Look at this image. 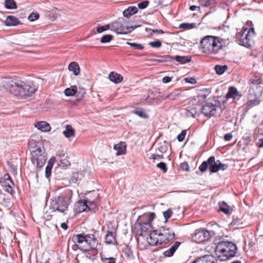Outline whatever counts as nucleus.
<instances>
[{"label": "nucleus", "mask_w": 263, "mask_h": 263, "mask_svg": "<svg viewBox=\"0 0 263 263\" xmlns=\"http://www.w3.org/2000/svg\"><path fill=\"white\" fill-rule=\"evenodd\" d=\"M209 168L210 173H215L219 170H225L227 166L222 164L219 160H215L214 156L210 157L206 161H203L199 166V169L202 172H205L208 168Z\"/></svg>", "instance_id": "39448f33"}, {"label": "nucleus", "mask_w": 263, "mask_h": 263, "mask_svg": "<svg viewBox=\"0 0 263 263\" xmlns=\"http://www.w3.org/2000/svg\"><path fill=\"white\" fill-rule=\"evenodd\" d=\"M185 81L186 82L190 83V84H196L197 82L195 78H192V77L186 78L185 79Z\"/></svg>", "instance_id": "69168bd1"}, {"label": "nucleus", "mask_w": 263, "mask_h": 263, "mask_svg": "<svg viewBox=\"0 0 263 263\" xmlns=\"http://www.w3.org/2000/svg\"><path fill=\"white\" fill-rule=\"evenodd\" d=\"M4 185L5 186L6 188V190L7 191L8 193L11 194V195H13L15 193V191L13 190V187L12 184H10L8 182H6L5 183H3Z\"/></svg>", "instance_id": "09e8293b"}, {"label": "nucleus", "mask_w": 263, "mask_h": 263, "mask_svg": "<svg viewBox=\"0 0 263 263\" xmlns=\"http://www.w3.org/2000/svg\"><path fill=\"white\" fill-rule=\"evenodd\" d=\"M34 125L38 129L43 132H48L51 130L50 124L45 121L37 122Z\"/></svg>", "instance_id": "b1692460"}, {"label": "nucleus", "mask_w": 263, "mask_h": 263, "mask_svg": "<svg viewBox=\"0 0 263 263\" xmlns=\"http://www.w3.org/2000/svg\"><path fill=\"white\" fill-rule=\"evenodd\" d=\"M215 253L218 259L221 261L230 258V241H221L216 247Z\"/></svg>", "instance_id": "6e6552de"}, {"label": "nucleus", "mask_w": 263, "mask_h": 263, "mask_svg": "<svg viewBox=\"0 0 263 263\" xmlns=\"http://www.w3.org/2000/svg\"><path fill=\"white\" fill-rule=\"evenodd\" d=\"M174 60L180 64H184L191 61L192 58L191 56H180L176 55L173 57Z\"/></svg>", "instance_id": "2f4dec72"}, {"label": "nucleus", "mask_w": 263, "mask_h": 263, "mask_svg": "<svg viewBox=\"0 0 263 263\" xmlns=\"http://www.w3.org/2000/svg\"><path fill=\"white\" fill-rule=\"evenodd\" d=\"M126 44L130 46L133 47V49L135 50H141L144 49V46L142 44H138L137 43H131V42H126Z\"/></svg>", "instance_id": "c03bdc74"}, {"label": "nucleus", "mask_w": 263, "mask_h": 263, "mask_svg": "<svg viewBox=\"0 0 263 263\" xmlns=\"http://www.w3.org/2000/svg\"><path fill=\"white\" fill-rule=\"evenodd\" d=\"M138 11V9L136 6H130L123 11V15L125 17H129L137 13Z\"/></svg>", "instance_id": "c756f323"}, {"label": "nucleus", "mask_w": 263, "mask_h": 263, "mask_svg": "<svg viewBox=\"0 0 263 263\" xmlns=\"http://www.w3.org/2000/svg\"><path fill=\"white\" fill-rule=\"evenodd\" d=\"M242 222H240V219L237 218H233L232 221H231V227H234L235 229L240 227L242 228Z\"/></svg>", "instance_id": "de8ad7c7"}, {"label": "nucleus", "mask_w": 263, "mask_h": 263, "mask_svg": "<svg viewBox=\"0 0 263 263\" xmlns=\"http://www.w3.org/2000/svg\"><path fill=\"white\" fill-rule=\"evenodd\" d=\"M115 240L114 233L108 231L105 237V241L108 244L112 243Z\"/></svg>", "instance_id": "79ce46f5"}, {"label": "nucleus", "mask_w": 263, "mask_h": 263, "mask_svg": "<svg viewBox=\"0 0 263 263\" xmlns=\"http://www.w3.org/2000/svg\"><path fill=\"white\" fill-rule=\"evenodd\" d=\"M20 24L19 20L13 15L8 16L5 21L7 26H15Z\"/></svg>", "instance_id": "c85d7f7f"}, {"label": "nucleus", "mask_w": 263, "mask_h": 263, "mask_svg": "<svg viewBox=\"0 0 263 263\" xmlns=\"http://www.w3.org/2000/svg\"><path fill=\"white\" fill-rule=\"evenodd\" d=\"M179 95V94L178 93V90H175L173 92L170 93V94L165 96H162L161 97L163 98V99L168 98L171 100H174L177 99Z\"/></svg>", "instance_id": "37998d69"}, {"label": "nucleus", "mask_w": 263, "mask_h": 263, "mask_svg": "<svg viewBox=\"0 0 263 263\" xmlns=\"http://www.w3.org/2000/svg\"><path fill=\"white\" fill-rule=\"evenodd\" d=\"M250 88L255 89V88H263L261 85V80L260 76L259 75H255L250 80Z\"/></svg>", "instance_id": "a211bd4d"}, {"label": "nucleus", "mask_w": 263, "mask_h": 263, "mask_svg": "<svg viewBox=\"0 0 263 263\" xmlns=\"http://www.w3.org/2000/svg\"><path fill=\"white\" fill-rule=\"evenodd\" d=\"M263 88H255L249 89L247 97L246 107L249 109L255 106L259 105L261 101Z\"/></svg>", "instance_id": "0eeeda50"}, {"label": "nucleus", "mask_w": 263, "mask_h": 263, "mask_svg": "<svg viewBox=\"0 0 263 263\" xmlns=\"http://www.w3.org/2000/svg\"><path fill=\"white\" fill-rule=\"evenodd\" d=\"M108 78L110 81L115 84L121 83L123 79V76L116 72L112 71L109 74Z\"/></svg>", "instance_id": "a878e982"}, {"label": "nucleus", "mask_w": 263, "mask_h": 263, "mask_svg": "<svg viewBox=\"0 0 263 263\" xmlns=\"http://www.w3.org/2000/svg\"><path fill=\"white\" fill-rule=\"evenodd\" d=\"M64 93L66 96H73L76 95L77 92V87L76 85L71 86L70 88L65 89ZM82 93L81 97H83L85 94V89L81 88L78 93Z\"/></svg>", "instance_id": "6ab92c4d"}, {"label": "nucleus", "mask_w": 263, "mask_h": 263, "mask_svg": "<svg viewBox=\"0 0 263 263\" xmlns=\"http://www.w3.org/2000/svg\"><path fill=\"white\" fill-rule=\"evenodd\" d=\"M186 130H182L181 133L177 136V139L179 142H182L183 141L186 136Z\"/></svg>", "instance_id": "5fc2aeb1"}, {"label": "nucleus", "mask_w": 263, "mask_h": 263, "mask_svg": "<svg viewBox=\"0 0 263 263\" xmlns=\"http://www.w3.org/2000/svg\"><path fill=\"white\" fill-rule=\"evenodd\" d=\"M228 66L227 65H216L214 67V69L216 71V73L218 75L222 74L227 69Z\"/></svg>", "instance_id": "ea45409f"}, {"label": "nucleus", "mask_w": 263, "mask_h": 263, "mask_svg": "<svg viewBox=\"0 0 263 263\" xmlns=\"http://www.w3.org/2000/svg\"><path fill=\"white\" fill-rule=\"evenodd\" d=\"M228 205L224 202L220 203H219V209L220 211L223 212L226 214H228L230 213L229 209L228 208Z\"/></svg>", "instance_id": "a18cd8bd"}, {"label": "nucleus", "mask_w": 263, "mask_h": 263, "mask_svg": "<svg viewBox=\"0 0 263 263\" xmlns=\"http://www.w3.org/2000/svg\"><path fill=\"white\" fill-rule=\"evenodd\" d=\"M63 135L67 138L73 137L74 135V130L70 125H66L65 130L63 132Z\"/></svg>", "instance_id": "f704fd0d"}, {"label": "nucleus", "mask_w": 263, "mask_h": 263, "mask_svg": "<svg viewBox=\"0 0 263 263\" xmlns=\"http://www.w3.org/2000/svg\"><path fill=\"white\" fill-rule=\"evenodd\" d=\"M174 60L173 57L170 55H165L164 56H161L159 59H156L155 61L159 63L172 62Z\"/></svg>", "instance_id": "a19ab883"}, {"label": "nucleus", "mask_w": 263, "mask_h": 263, "mask_svg": "<svg viewBox=\"0 0 263 263\" xmlns=\"http://www.w3.org/2000/svg\"><path fill=\"white\" fill-rule=\"evenodd\" d=\"M72 191L67 190L58 196H55L51 199L50 208L53 211H59L65 214L71 202Z\"/></svg>", "instance_id": "7ed1b4c3"}, {"label": "nucleus", "mask_w": 263, "mask_h": 263, "mask_svg": "<svg viewBox=\"0 0 263 263\" xmlns=\"http://www.w3.org/2000/svg\"><path fill=\"white\" fill-rule=\"evenodd\" d=\"M132 113L138 116L139 117L143 119L148 118V115L145 112V110L141 108L137 107L132 111Z\"/></svg>", "instance_id": "72a5a7b5"}, {"label": "nucleus", "mask_w": 263, "mask_h": 263, "mask_svg": "<svg viewBox=\"0 0 263 263\" xmlns=\"http://www.w3.org/2000/svg\"><path fill=\"white\" fill-rule=\"evenodd\" d=\"M126 21L122 17L110 23L111 30L117 34H126L125 24Z\"/></svg>", "instance_id": "1a4fd4ad"}, {"label": "nucleus", "mask_w": 263, "mask_h": 263, "mask_svg": "<svg viewBox=\"0 0 263 263\" xmlns=\"http://www.w3.org/2000/svg\"><path fill=\"white\" fill-rule=\"evenodd\" d=\"M31 152V160L32 163L37 168H42L45 164L47 160L46 154L44 148L35 146Z\"/></svg>", "instance_id": "423d86ee"}, {"label": "nucleus", "mask_w": 263, "mask_h": 263, "mask_svg": "<svg viewBox=\"0 0 263 263\" xmlns=\"http://www.w3.org/2000/svg\"><path fill=\"white\" fill-rule=\"evenodd\" d=\"M104 263H116V258L114 257L102 258Z\"/></svg>", "instance_id": "e2e57ef3"}, {"label": "nucleus", "mask_w": 263, "mask_h": 263, "mask_svg": "<svg viewBox=\"0 0 263 263\" xmlns=\"http://www.w3.org/2000/svg\"><path fill=\"white\" fill-rule=\"evenodd\" d=\"M141 25H134V26H126L125 27V33L127 34L128 33H130L132 32L134 29H136L137 28L140 27Z\"/></svg>", "instance_id": "bf43d9fd"}, {"label": "nucleus", "mask_w": 263, "mask_h": 263, "mask_svg": "<svg viewBox=\"0 0 263 263\" xmlns=\"http://www.w3.org/2000/svg\"><path fill=\"white\" fill-rule=\"evenodd\" d=\"M168 149V143L166 141H164L163 142H161L158 144V146L156 149V152L157 153L158 152L161 154L165 153Z\"/></svg>", "instance_id": "c9c22d12"}, {"label": "nucleus", "mask_w": 263, "mask_h": 263, "mask_svg": "<svg viewBox=\"0 0 263 263\" xmlns=\"http://www.w3.org/2000/svg\"><path fill=\"white\" fill-rule=\"evenodd\" d=\"M5 7L7 9H15L17 8L16 3L14 0H5Z\"/></svg>", "instance_id": "4c0bfd02"}, {"label": "nucleus", "mask_w": 263, "mask_h": 263, "mask_svg": "<svg viewBox=\"0 0 263 263\" xmlns=\"http://www.w3.org/2000/svg\"><path fill=\"white\" fill-rule=\"evenodd\" d=\"M180 245V242L175 241L171 247H170L163 252V255L167 257H172L174 254L175 252L176 251Z\"/></svg>", "instance_id": "aec40b11"}, {"label": "nucleus", "mask_w": 263, "mask_h": 263, "mask_svg": "<svg viewBox=\"0 0 263 263\" xmlns=\"http://www.w3.org/2000/svg\"><path fill=\"white\" fill-rule=\"evenodd\" d=\"M4 86L11 93L21 97H30L36 90L33 83L23 81L18 78H10L5 80Z\"/></svg>", "instance_id": "f257e3e1"}, {"label": "nucleus", "mask_w": 263, "mask_h": 263, "mask_svg": "<svg viewBox=\"0 0 263 263\" xmlns=\"http://www.w3.org/2000/svg\"><path fill=\"white\" fill-rule=\"evenodd\" d=\"M155 216L154 213H144L142 215L139 216L138 219L140 221L148 222L152 223Z\"/></svg>", "instance_id": "393cba45"}, {"label": "nucleus", "mask_w": 263, "mask_h": 263, "mask_svg": "<svg viewBox=\"0 0 263 263\" xmlns=\"http://www.w3.org/2000/svg\"><path fill=\"white\" fill-rule=\"evenodd\" d=\"M61 163L63 165V166H66L70 164V162L67 159H63L61 160Z\"/></svg>", "instance_id": "338daca9"}, {"label": "nucleus", "mask_w": 263, "mask_h": 263, "mask_svg": "<svg viewBox=\"0 0 263 263\" xmlns=\"http://www.w3.org/2000/svg\"><path fill=\"white\" fill-rule=\"evenodd\" d=\"M113 39V36L111 34H105L102 36L100 40L102 43H107L110 42Z\"/></svg>", "instance_id": "49530a36"}, {"label": "nucleus", "mask_w": 263, "mask_h": 263, "mask_svg": "<svg viewBox=\"0 0 263 263\" xmlns=\"http://www.w3.org/2000/svg\"><path fill=\"white\" fill-rule=\"evenodd\" d=\"M152 228V223L140 221L135 224L136 234L139 236H145L144 233H147Z\"/></svg>", "instance_id": "ddd939ff"}, {"label": "nucleus", "mask_w": 263, "mask_h": 263, "mask_svg": "<svg viewBox=\"0 0 263 263\" xmlns=\"http://www.w3.org/2000/svg\"><path fill=\"white\" fill-rule=\"evenodd\" d=\"M72 241L75 243H82L83 242L88 243L89 239H88V235H85L84 234H79L74 236L72 238Z\"/></svg>", "instance_id": "cd10ccee"}, {"label": "nucleus", "mask_w": 263, "mask_h": 263, "mask_svg": "<svg viewBox=\"0 0 263 263\" xmlns=\"http://www.w3.org/2000/svg\"><path fill=\"white\" fill-rule=\"evenodd\" d=\"M159 237L164 236V238H160V245L166 243L173 240L175 236V233L170 228L161 227L160 233L158 234Z\"/></svg>", "instance_id": "9d476101"}, {"label": "nucleus", "mask_w": 263, "mask_h": 263, "mask_svg": "<svg viewBox=\"0 0 263 263\" xmlns=\"http://www.w3.org/2000/svg\"><path fill=\"white\" fill-rule=\"evenodd\" d=\"M202 52L206 54H216L221 48L222 45L219 37L207 35L200 41Z\"/></svg>", "instance_id": "20e7f679"}, {"label": "nucleus", "mask_w": 263, "mask_h": 263, "mask_svg": "<svg viewBox=\"0 0 263 263\" xmlns=\"http://www.w3.org/2000/svg\"><path fill=\"white\" fill-rule=\"evenodd\" d=\"M54 163V160L51 158L48 161L45 168V176L47 178H49L51 176V170Z\"/></svg>", "instance_id": "e433bc0d"}, {"label": "nucleus", "mask_w": 263, "mask_h": 263, "mask_svg": "<svg viewBox=\"0 0 263 263\" xmlns=\"http://www.w3.org/2000/svg\"><path fill=\"white\" fill-rule=\"evenodd\" d=\"M109 29L111 30V26L110 24L102 26H98L97 28V31L98 33H101Z\"/></svg>", "instance_id": "3c124183"}, {"label": "nucleus", "mask_w": 263, "mask_h": 263, "mask_svg": "<svg viewBox=\"0 0 263 263\" xmlns=\"http://www.w3.org/2000/svg\"><path fill=\"white\" fill-rule=\"evenodd\" d=\"M149 4L148 1H144L138 4V7L140 9H144L146 8Z\"/></svg>", "instance_id": "052dcab7"}, {"label": "nucleus", "mask_w": 263, "mask_h": 263, "mask_svg": "<svg viewBox=\"0 0 263 263\" xmlns=\"http://www.w3.org/2000/svg\"><path fill=\"white\" fill-rule=\"evenodd\" d=\"M256 35L252 22L248 21L246 25L235 34V41L247 48L252 47V39Z\"/></svg>", "instance_id": "f03ea898"}, {"label": "nucleus", "mask_w": 263, "mask_h": 263, "mask_svg": "<svg viewBox=\"0 0 263 263\" xmlns=\"http://www.w3.org/2000/svg\"><path fill=\"white\" fill-rule=\"evenodd\" d=\"M256 145L259 148L263 147V138L259 139L256 143Z\"/></svg>", "instance_id": "774afa93"}, {"label": "nucleus", "mask_w": 263, "mask_h": 263, "mask_svg": "<svg viewBox=\"0 0 263 263\" xmlns=\"http://www.w3.org/2000/svg\"><path fill=\"white\" fill-rule=\"evenodd\" d=\"M172 214V210L170 209L163 212V215L165 221H167L171 217Z\"/></svg>", "instance_id": "6e6d98bb"}, {"label": "nucleus", "mask_w": 263, "mask_h": 263, "mask_svg": "<svg viewBox=\"0 0 263 263\" xmlns=\"http://www.w3.org/2000/svg\"><path fill=\"white\" fill-rule=\"evenodd\" d=\"M238 248L235 243L231 241V258L236 256Z\"/></svg>", "instance_id": "864d4df0"}, {"label": "nucleus", "mask_w": 263, "mask_h": 263, "mask_svg": "<svg viewBox=\"0 0 263 263\" xmlns=\"http://www.w3.org/2000/svg\"><path fill=\"white\" fill-rule=\"evenodd\" d=\"M88 206L86 204L85 199L83 200H80L77 202L74 206V211L77 213H81L82 212L87 211Z\"/></svg>", "instance_id": "f3484780"}, {"label": "nucleus", "mask_w": 263, "mask_h": 263, "mask_svg": "<svg viewBox=\"0 0 263 263\" xmlns=\"http://www.w3.org/2000/svg\"><path fill=\"white\" fill-rule=\"evenodd\" d=\"M156 235H157V231H149L148 236L147 237V241L149 245L156 246L158 243L160 244V238L155 237Z\"/></svg>", "instance_id": "412c9836"}, {"label": "nucleus", "mask_w": 263, "mask_h": 263, "mask_svg": "<svg viewBox=\"0 0 263 263\" xmlns=\"http://www.w3.org/2000/svg\"><path fill=\"white\" fill-rule=\"evenodd\" d=\"M78 249L84 252V256L88 259L91 261H94L97 257L98 251L97 249H84L83 248L81 247H79L78 245H76Z\"/></svg>", "instance_id": "2eb2a0df"}, {"label": "nucleus", "mask_w": 263, "mask_h": 263, "mask_svg": "<svg viewBox=\"0 0 263 263\" xmlns=\"http://www.w3.org/2000/svg\"><path fill=\"white\" fill-rule=\"evenodd\" d=\"M199 2L202 7H209L210 12H213L216 9V0H200Z\"/></svg>", "instance_id": "4be33fe9"}, {"label": "nucleus", "mask_w": 263, "mask_h": 263, "mask_svg": "<svg viewBox=\"0 0 263 263\" xmlns=\"http://www.w3.org/2000/svg\"><path fill=\"white\" fill-rule=\"evenodd\" d=\"M211 233H213V232L208 231L204 229H198L196 231L194 237L197 242H203L209 240Z\"/></svg>", "instance_id": "f8f14e48"}, {"label": "nucleus", "mask_w": 263, "mask_h": 263, "mask_svg": "<svg viewBox=\"0 0 263 263\" xmlns=\"http://www.w3.org/2000/svg\"><path fill=\"white\" fill-rule=\"evenodd\" d=\"M194 23H182L179 25V28L182 29H191L195 27Z\"/></svg>", "instance_id": "603ef678"}, {"label": "nucleus", "mask_w": 263, "mask_h": 263, "mask_svg": "<svg viewBox=\"0 0 263 263\" xmlns=\"http://www.w3.org/2000/svg\"><path fill=\"white\" fill-rule=\"evenodd\" d=\"M242 96V95L240 91H238L236 87L231 86V103L239 100Z\"/></svg>", "instance_id": "bb28decb"}, {"label": "nucleus", "mask_w": 263, "mask_h": 263, "mask_svg": "<svg viewBox=\"0 0 263 263\" xmlns=\"http://www.w3.org/2000/svg\"><path fill=\"white\" fill-rule=\"evenodd\" d=\"M219 28L220 29H223L224 31H227L229 29V23L227 21H225L221 26H219Z\"/></svg>", "instance_id": "680f3d73"}, {"label": "nucleus", "mask_w": 263, "mask_h": 263, "mask_svg": "<svg viewBox=\"0 0 263 263\" xmlns=\"http://www.w3.org/2000/svg\"><path fill=\"white\" fill-rule=\"evenodd\" d=\"M88 239H89V241L87 243L89 247L91 249H96L97 247L99 244L98 240L94 237L93 235L88 234Z\"/></svg>", "instance_id": "473e14b6"}, {"label": "nucleus", "mask_w": 263, "mask_h": 263, "mask_svg": "<svg viewBox=\"0 0 263 263\" xmlns=\"http://www.w3.org/2000/svg\"><path fill=\"white\" fill-rule=\"evenodd\" d=\"M157 167L160 169L163 173H166L167 170L166 165L164 162H161L157 164Z\"/></svg>", "instance_id": "4d7b16f0"}, {"label": "nucleus", "mask_w": 263, "mask_h": 263, "mask_svg": "<svg viewBox=\"0 0 263 263\" xmlns=\"http://www.w3.org/2000/svg\"><path fill=\"white\" fill-rule=\"evenodd\" d=\"M68 69L73 72L74 76H78L80 73V68L78 63L76 62H71L68 66Z\"/></svg>", "instance_id": "7c9ffc66"}, {"label": "nucleus", "mask_w": 263, "mask_h": 263, "mask_svg": "<svg viewBox=\"0 0 263 263\" xmlns=\"http://www.w3.org/2000/svg\"><path fill=\"white\" fill-rule=\"evenodd\" d=\"M123 252L125 257L128 260H133L134 258L133 252L129 246H126L124 249Z\"/></svg>", "instance_id": "58836bf2"}, {"label": "nucleus", "mask_w": 263, "mask_h": 263, "mask_svg": "<svg viewBox=\"0 0 263 263\" xmlns=\"http://www.w3.org/2000/svg\"><path fill=\"white\" fill-rule=\"evenodd\" d=\"M196 114V110L195 108H191L190 110L188 111V112L187 113V115L188 116H191L193 118H195Z\"/></svg>", "instance_id": "0e129e2a"}, {"label": "nucleus", "mask_w": 263, "mask_h": 263, "mask_svg": "<svg viewBox=\"0 0 263 263\" xmlns=\"http://www.w3.org/2000/svg\"><path fill=\"white\" fill-rule=\"evenodd\" d=\"M216 110L217 106L216 105L208 102L203 105L201 113L205 116L210 118L215 115Z\"/></svg>", "instance_id": "4468645a"}, {"label": "nucleus", "mask_w": 263, "mask_h": 263, "mask_svg": "<svg viewBox=\"0 0 263 263\" xmlns=\"http://www.w3.org/2000/svg\"><path fill=\"white\" fill-rule=\"evenodd\" d=\"M192 263H217V259L213 255H206L196 258Z\"/></svg>", "instance_id": "dca6fc26"}, {"label": "nucleus", "mask_w": 263, "mask_h": 263, "mask_svg": "<svg viewBox=\"0 0 263 263\" xmlns=\"http://www.w3.org/2000/svg\"><path fill=\"white\" fill-rule=\"evenodd\" d=\"M126 144L124 142H120L114 145V148L117 151L116 155L120 156L126 153Z\"/></svg>", "instance_id": "5701e85b"}, {"label": "nucleus", "mask_w": 263, "mask_h": 263, "mask_svg": "<svg viewBox=\"0 0 263 263\" xmlns=\"http://www.w3.org/2000/svg\"><path fill=\"white\" fill-rule=\"evenodd\" d=\"M40 15L37 12H32L28 17V19L31 21L33 22L37 20L39 18Z\"/></svg>", "instance_id": "8fccbe9b"}, {"label": "nucleus", "mask_w": 263, "mask_h": 263, "mask_svg": "<svg viewBox=\"0 0 263 263\" xmlns=\"http://www.w3.org/2000/svg\"><path fill=\"white\" fill-rule=\"evenodd\" d=\"M150 46L153 48H159L161 46V42L159 40H156L154 42H151L149 43Z\"/></svg>", "instance_id": "13d9d810"}, {"label": "nucleus", "mask_w": 263, "mask_h": 263, "mask_svg": "<svg viewBox=\"0 0 263 263\" xmlns=\"http://www.w3.org/2000/svg\"><path fill=\"white\" fill-rule=\"evenodd\" d=\"M99 200V194L95 191L89 192L88 196L85 199L88 206L87 211L94 210L96 206V202Z\"/></svg>", "instance_id": "9b49d317"}]
</instances>
